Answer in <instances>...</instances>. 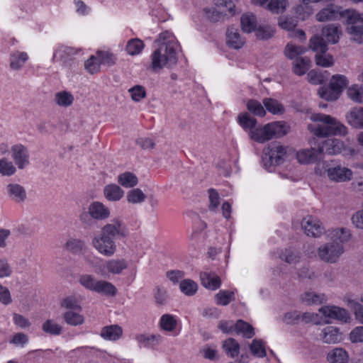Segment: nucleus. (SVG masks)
<instances>
[{
    "mask_svg": "<svg viewBox=\"0 0 363 363\" xmlns=\"http://www.w3.org/2000/svg\"><path fill=\"white\" fill-rule=\"evenodd\" d=\"M128 235L125 224L121 219L114 218L101 228L99 235L92 238L91 245L101 255L111 257L117 250L116 241L125 238Z\"/></svg>",
    "mask_w": 363,
    "mask_h": 363,
    "instance_id": "obj_1",
    "label": "nucleus"
},
{
    "mask_svg": "<svg viewBox=\"0 0 363 363\" xmlns=\"http://www.w3.org/2000/svg\"><path fill=\"white\" fill-rule=\"evenodd\" d=\"M350 236V230L346 228L335 230L332 235L333 240L319 247L318 250L319 258L325 262H336L344 252L343 243L347 242Z\"/></svg>",
    "mask_w": 363,
    "mask_h": 363,
    "instance_id": "obj_2",
    "label": "nucleus"
},
{
    "mask_svg": "<svg viewBox=\"0 0 363 363\" xmlns=\"http://www.w3.org/2000/svg\"><path fill=\"white\" fill-rule=\"evenodd\" d=\"M176 43L172 40L162 42L152 54V68L160 69L164 67L172 68L177 64Z\"/></svg>",
    "mask_w": 363,
    "mask_h": 363,
    "instance_id": "obj_3",
    "label": "nucleus"
},
{
    "mask_svg": "<svg viewBox=\"0 0 363 363\" xmlns=\"http://www.w3.org/2000/svg\"><path fill=\"white\" fill-rule=\"evenodd\" d=\"M356 16H358L355 9H344L341 6L330 4L319 11L315 18L319 22L340 20L345 23L352 21Z\"/></svg>",
    "mask_w": 363,
    "mask_h": 363,
    "instance_id": "obj_4",
    "label": "nucleus"
},
{
    "mask_svg": "<svg viewBox=\"0 0 363 363\" xmlns=\"http://www.w3.org/2000/svg\"><path fill=\"white\" fill-rule=\"evenodd\" d=\"M286 156V147L279 142H273L264 147L262 152V163L269 172H273L275 167L282 164Z\"/></svg>",
    "mask_w": 363,
    "mask_h": 363,
    "instance_id": "obj_5",
    "label": "nucleus"
},
{
    "mask_svg": "<svg viewBox=\"0 0 363 363\" xmlns=\"http://www.w3.org/2000/svg\"><path fill=\"white\" fill-rule=\"evenodd\" d=\"M110 210L104 203L99 201L92 202L88 211H83L79 216V219L85 228H91L96 223V220H103L109 218Z\"/></svg>",
    "mask_w": 363,
    "mask_h": 363,
    "instance_id": "obj_6",
    "label": "nucleus"
},
{
    "mask_svg": "<svg viewBox=\"0 0 363 363\" xmlns=\"http://www.w3.org/2000/svg\"><path fill=\"white\" fill-rule=\"evenodd\" d=\"M348 82L347 77L344 75H333L328 86H323L318 89V94L321 99L325 101H336L344 89L347 86Z\"/></svg>",
    "mask_w": 363,
    "mask_h": 363,
    "instance_id": "obj_7",
    "label": "nucleus"
},
{
    "mask_svg": "<svg viewBox=\"0 0 363 363\" xmlns=\"http://www.w3.org/2000/svg\"><path fill=\"white\" fill-rule=\"evenodd\" d=\"M311 120L317 124H309L308 129L314 135L320 138L329 135V130L332 121V116L323 113H313L311 116Z\"/></svg>",
    "mask_w": 363,
    "mask_h": 363,
    "instance_id": "obj_8",
    "label": "nucleus"
},
{
    "mask_svg": "<svg viewBox=\"0 0 363 363\" xmlns=\"http://www.w3.org/2000/svg\"><path fill=\"white\" fill-rule=\"evenodd\" d=\"M356 14L358 16L355 19L345 22L347 24L346 31L350 35L351 40L358 44H363V13L356 11Z\"/></svg>",
    "mask_w": 363,
    "mask_h": 363,
    "instance_id": "obj_9",
    "label": "nucleus"
},
{
    "mask_svg": "<svg viewBox=\"0 0 363 363\" xmlns=\"http://www.w3.org/2000/svg\"><path fill=\"white\" fill-rule=\"evenodd\" d=\"M318 150L322 154L337 155L346 150L344 143L337 138H328L318 143Z\"/></svg>",
    "mask_w": 363,
    "mask_h": 363,
    "instance_id": "obj_10",
    "label": "nucleus"
},
{
    "mask_svg": "<svg viewBox=\"0 0 363 363\" xmlns=\"http://www.w3.org/2000/svg\"><path fill=\"white\" fill-rule=\"evenodd\" d=\"M326 171L328 178L333 182H345L352 179V171L345 167L337 165L330 167Z\"/></svg>",
    "mask_w": 363,
    "mask_h": 363,
    "instance_id": "obj_11",
    "label": "nucleus"
},
{
    "mask_svg": "<svg viewBox=\"0 0 363 363\" xmlns=\"http://www.w3.org/2000/svg\"><path fill=\"white\" fill-rule=\"evenodd\" d=\"M11 151L14 162L19 169H23L29 164V153L24 145H15L12 146Z\"/></svg>",
    "mask_w": 363,
    "mask_h": 363,
    "instance_id": "obj_12",
    "label": "nucleus"
},
{
    "mask_svg": "<svg viewBox=\"0 0 363 363\" xmlns=\"http://www.w3.org/2000/svg\"><path fill=\"white\" fill-rule=\"evenodd\" d=\"M301 226L307 235L313 237L320 236L324 230L320 222L312 216L304 218L302 220Z\"/></svg>",
    "mask_w": 363,
    "mask_h": 363,
    "instance_id": "obj_13",
    "label": "nucleus"
},
{
    "mask_svg": "<svg viewBox=\"0 0 363 363\" xmlns=\"http://www.w3.org/2000/svg\"><path fill=\"white\" fill-rule=\"evenodd\" d=\"M225 35L226 44L230 48L238 50L245 43V38L240 35L238 28L233 26H229L227 28Z\"/></svg>",
    "mask_w": 363,
    "mask_h": 363,
    "instance_id": "obj_14",
    "label": "nucleus"
},
{
    "mask_svg": "<svg viewBox=\"0 0 363 363\" xmlns=\"http://www.w3.org/2000/svg\"><path fill=\"white\" fill-rule=\"evenodd\" d=\"M296 158L298 162L302 164L314 163L320 160L321 155L318 150V146L312 147L310 149H305L296 153Z\"/></svg>",
    "mask_w": 363,
    "mask_h": 363,
    "instance_id": "obj_15",
    "label": "nucleus"
},
{
    "mask_svg": "<svg viewBox=\"0 0 363 363\" xmlns=\"http://www.w3.org/2000/svg\"><path fill=\"white\" fill-rule=\"evenodd\" d=\"M320 311L326 317L347 322L350 318L349 313L344 308L337 306H325L321 308Z\"/></svg>",
    "mask_w": 363,
    "mask_h": 363,
    "instance_id": "obj_16",
    "label": "nucleus"
},
{
    "mask_svg": "<svg viewBox=\"0 0 363 363\" xmlns=\"http://www.w3.org/2000/svg\"><path fill=\"white\" fill-rule=\"evenodd\" d=\"M348 124L354 128H363V108L354 107L346 115Z\"/></svg>",
    "mask_w": 363,
    "mask_h": 363,
    "instance_id": "obj_17",
    "label": "nucleus"
},
{
    "mask_svg": "<svg viewBox=\"0 0 363 363\" xmlns=\"http://www.w3.org/2000/svg\"><path fill=\"white\" fill-rule=\"evenodd\" d=\"M9 196L16 203L23 202L27 197L25 188L16 183L9 184L6 186Z\"/></svg>",
    "mask_w": 363,
    "mask_h": 363,
    "instance_id": "obj_18",
    "label": "nucleus"
},
{
    "mask_svg": "<svg viewBox=\"0 0 363 363\" xmlns=\"http://www.w3.org/2000/svg\"><path fill=\"white\" fill-rule=\"evenodd\" d=\"M100 335L105 340L116 341L123 335V329L118 325L104 326L101 330Z\"/></svg>",
    "mask_w": 363,
    "mask_h": 363,
    "instance_id": "obj_19",
    "label": "nucleus"
},
{
    "mask_svg": "<svg viewBox=\"0 0 363 363\" xmlns=\"http://www.w3.org/2000/svg\"><path fill=\"white\" fill-rule=\"evenodd\" d=\"M201 284L206 289L216 290L221 284L220 277L214 274L203 272L200 274Z\"/></svg>",
    "mask_w": 363,
    "mask_h": 363,
    "instance_id": "obj_20",
    "label": "nucleus"
},
{
    "mask_svg": "<svg viewBox=\"0 0 363 363\" xmlns=\"http://www.w3.org/2000/svg\"><path fill=\"white\" fill-rule=\"evenodd\" d=\"M341 33L339 26L331 24L323 28L321 35L325 39L326 42L336 44L339 41Z\"/></svg>",
    "mask_w": 363,
    "mask_h": 363,
    "instance_id": "obj_21",
    "label": "nucleus"
},
{
    "mask_svg": "<svg viewBox=\"0 0 363 363\" xmlns=\"http://www.w3.org/2000/svg\"><path fill=\"white\" fill-rule=\"evenodd\" d=\"M104 195L110 201H118L123 198L124 191L118 185L111 184L104 186Z\"/></svg>",
    "mask_w": 363,
    "mask_h": 363,
    "instance_id": "obj_22",
    "label": "nucleus"
},
{
    "mask_svg": "<svg viewBox=\"0 0 363 363\" xmlns=\"http://www.w3.org/2000/svg\"><path fill=\"white\" fill-rule=\"evenodd\" d=\"M250 134L252 140L259 143H265L272 138L270 128H267V124L263 127L255 128L250 130Z\"/></svg>",
    "mask_w": 363,
    "mask_h": 363,
    "instance_id": "obj_23",
    "label": "nucleus"
},
{
    "mask_svg": "<svg viewBox=\"0 0 363 363\" xmlns=\"http://www.w3.org/2000/svg\"><path fill=\"white\" fill-rule=\"evenodd\" d=\"M308 46L316 54L325 53L328 50L325 39L319 35H314L310 38Z\"/></svg>",
    "mask_w": 363,
    "mask_h": 363,
    "instance_id": "obj_24",
    "label": "nucleus"
},
{
    "mask_svg": "<svg viewBox=\"0 0 363 363\" xmlns=\"http://www.w3.org/2000/svg\"><path fill=\"white\" fill-rule=\"evenodd\" d=\"M128 262L125 259H113L108 260L105 267L108 272L113 274H120L128 268Z\"/></svg>",
    "mask_w": 363,
    "mask_h": 363,
    "instance_id": "obj_25",
    "label": "nucleus"
},
{
    "mask_svg": "<svg viewBox=\"0 0 363 363\" xmlns=\"http://www.w3.org/2000/svg\"><path fill=\"white\" fill-rule=\"evenodd\" d=\"M240 25L243 32L252 33L257 28V18L252 13H246L240 18Z\"/></svg>",
    "mask_w": 363,
    "mask_h": 363,
    "instance_id": "obj_26",
    "label": "nucleus"
},
{
    "mask_svg": "<svg viewBox=\"0 0 363 363\" xmlns=\"http://www.w3.org/2000/svg\"><path fill=\"white\" fill-rule=\"evenodd\" d=\"M95 284L94 291L98 294L113 296L117 293V289L111 282L104 280H97Z\"/></svg>",
    "mask_w": 363,
    "mask_h": 363,
    "instance_id": "obj_27",
    "label": "nucleus"
},
{
    "mask_svg": "<svg viewBox=\"0 0 363 363\" xmlns=\"http://www.w3.org/2000/svg\"><path fill=\"white\" fill-rule=\"evenodd\" d=\"M135 339L145 347H153L161 342L162 337L160 335L139 334Z\"/></svg>",
    "mask_w": 363,
    "mask_h": 363,
    "instance_id": "obj_28",
    "label": "nucleus"
},
{
    "mask_svg": "<svg viewBox=\"0 0 363 363\" xmlns=\"http://www.w3.org/2000/svg\"><path fill=\"white\" fill-rule=\"evenodd\" d=\"M323 341L328 344H334L341 339L339 329L333 326H327L323 330Z\"/></svg>",
    "mask_w": 363,
    "mask_h": 363,
    "instance_id": "obj_29",
    "label": "nucleus"
},
{
    "mask_svg": "<svg viewBox=\"0 0 363 363\" xmlns=\"http://www.w3.org/2000/svg\"><path fill=\"white\" fill-rule=\"evenodd\" d=\"M118 183L125 188H133L138 183V177L130 172L120 174L117 179Z\"/></svg>",
    "mask_w": 363,
    "mask_h": 363,
    "instance_id": "obj_30",
    "label": "nucleus"
},
{
    "mask_svg": "<svg viewBox=\"0 0 363 363\" xmlns=\"http://www.w3.org/2000/svg\"><path fill=\"white\" fill-rule=\"evenodd\" d=\"M311 60L307 57H296L294 62L293 71L298 76H302L309 69Z\"/></svg>",
    "mask_w": 363,
    "mask_h": 363,
    "instance_id": "obj_31",
    "label": "nucleus"
},
{
    "mask_svg": "<svg viewBox=\"0 0 363 363\" xmlns=\"http://www.w3.org/2000/svg\"><path fill=\"white\" fill-rule=\"evenodd\" d=\"M262 103L266 109L272 114L281 115L285 111L284 106L277 100L272 98H264Z\"/></svg>",
    "mask_w": 363,
    "mask_h": 363,
    "instance_id": "obj_32",
    "label": "nucleus"
},
{
    "mask_svg": "<svg viewBox=\"0 0 363 363\" xmlns=\"http://www.w3.org/2000/svg\"><path fill=\"white\" fill-rule=\"evenodd\" d=\"M234 331L237 334H242L246 338H251L255 335V330L252 325L240 319L235 324Z\"/></svg>",
    "mask_w": 363,
    "mask_h": 363,
    "instance_id": "obj_33",
    "label": "nucleus"
},
{
    "mask_svg": "<svg viewBox=\"0 0 363 363\" xmlns=\"http://www.w3.org/2000/svg\"><path fill=\"white\" fill-rule=\"evenodd\" d=\"M267 128H270L272 138H281L286 135L289 127L285 122L277 121L267 124Z\"/></svg>",
    "mask_w": 363,
    "mask_h": 363,
    "instance_id": "obj_34",
    "label": "nucleus"
},
{
    "mask_svg": "<svg viewBox=\"0 0 363 363\" xmlns=\"http://www.w3.org/2000/svg\"><path fill=\"white\" fill-rule=\"evenodd\" d=\"M223 350L228 355L234 358L240 353V345L234 338L229 337L223 342Z\"/></svg>",
    "mask_w": 363,
    "mask_h": 363,
    "instance_id": "obj_35",
    "label": "nucleus"
},
{
    "mask_svg": "<svg viewBox=\"0 0 363 363\" xmlns=\"http://www.w3.org/2000/svg\"><path fill=\"white\" fill-rule=\"evenodd\" d=\"M327 358L330 363H346L348 359V355L343 349L335 348L328 353Z\"/></svg>",
    "mask_w": 363,
    "mask_h": 363,
    "instance_id": "obj_36",
    "label": "nucleus"
},
{
    "mask_svg": "<svg viewBox=\"0 0 363 363\" xmlns=\"http://www.w3.org/2000/svg\"><path fill=\"white\" fill-rule=\"evenodd\" d=\"M27 60L28 55L26 52H15L10 57V67L18 70L23 67Z\"/></svg>",
    "mask_w": 363,
    "mask_h": 363,
    "instance_id": "obj_37",
    "label": "nucleus"
},
{
    "mask_svg": "<svg viewBox=\"0 0 363 363\" xmlns=\"http://www.w3.org/2000/svg\"><path fill=\"white\" fill-rule=\"evenodd\" d=\"M55 101L60 106L67 107L72 104L74 96L67 91H62L55 94Z\"/></svg>",
    "mask_w": 363,
    "mask_h": 363,
    "instance_id": "obj_38",
    "label": "nucleus"
},
{
    "mask_svg": "<svg viewBox=\"0 0 363 363\" xmlns=\"http://www.w3.org/2000/svg\"><path fill=\"white\" fill-rule=\"evenodd\" d=\"M238 121L242 128L250 129V130H254L257 124V120L247 112L240 113Z\"/></svg>",
    "mask_w": 363,
    "mask_h": 363,
    "instance_id": "obj_39",
    "label": "nucleus"
},
{
    "mask_svg": "<svg viewBox=\"0 0 363 363\" xmlns=\"http://www.w3.org/2000/svg\"><path fill=\"white\" fill-rule=\"evenodd\" d=\"M329 128V135L345 136L347 134V128L335 118H332Z\"/></svg>",
    "mask_w": 363,
    "mask_h": 363,
    "instance_id": "obj_40",
    "label": "nucleus"
},
{
    "mask_svg": "<svg viewBox=\"0 0 363 363\" xmlns=\"http://www.w3.org/2000/svg\"><path fill=\"white\" fill-rule=\"evenodd\" d=\"M298 21L296 18L289 16H281L278 18V25L282 29L291 31L297 26Z\"/></svg>",
    "mask_w": 363,
    "mask_h": 363,
    "instance_id": "obj_41",
    "label": "nucleus"
},
{
    "mask_svg": "<svg viewBox=\"0 0 363 363\" xmlns=\"http://www.w3.org/2000/svg\"><path fill=\"white\" fill-rule=\"evenodd\" d=\"M144 48L143 42L139 38L130 40L125 47L127 52L130 55H136L141 52Z\"/></svg>",
    "mask_w": 363,
    "mask_h": 363,
    "instance_id": "obj_42",
    "label": "nucleus"
},
{
    "mask_svg": "<svg viewBox=\"0 0 363 363\" xmlns=\"http://www.w3.org/2000/svg\"><path fill=\"white\" fill-rule=\"evenodd\" d=\"M301 301L308 305L322 303L325 300L323 294L315 292H305L301 296Z\"/></svg>",
    "mask_w": 363,
    "mask_h": 363,
    "instance_id": "obj_43",
    "label": "nucleus"
},
{
    "mask_svg": "<svg viewBox=\"0 0 363 363\" xmlns=\"http://www.w3.org/2000/svg\"><path fill=\"white\" fill-rule=\"evenodd\" d=\"M306 50L307 49L303 46L287 44L285 48L284 53L289 59L293 60L298 57V55L303 54Z\"/></svg>",
    "mask_w": 363,
    "mask_h": 363,
    "instance_id": "obj_44",
    "label": "nucleus"
},
{
    "mask_svg": "<svg viewBox=\"0 0 363 363\" xmlns=\"http://www.w3.org/2000/svg\"><path fill=\"white\" fill-rule=\"evenodd\" d=\"M255 31L257 38L267 40L273 37L275 30L270 26H259Z\"/></svg>",
    "mask_w": 363,
    "mask_h": 363,
    "instance_id": "obj_45",
    "label": "nucleus"
},
{
    "mask_svg": "<svg viewBox=\"0 0 363 363\" xmlns=\"http://www.w3.org/2000/svg\"><path fill=\"white\" fill-rule=\"evenodd\" d=\"M180 290L186 296H193L198 289L197 284L191 279H184L179 284Z\"/></svg>",
    "mask_w": 363,
    "mask_h": 363,
    "instance_id": "obj_46",
    "label": "nucleus"
},
{
    "mask_svg": "<svg viewBox=\"0 0 363 363\" xmlns=\"http://www.w3.org/2000/svg\"><path fill=\"white\" fill-rule=\"evenodd\" d=\"M177 325V321L172 315L164 314L161 317L160 326L166 331H173Z\"/></svg>",
    "mask_w": 363,
    "mask_h": 363,
    "instance_id": "obj_47",
    "label": "nucleus"
},
{
    "mask_svg": "<svg viewBox=\"0 0 363 363\" xmlns=\"http://www.w3.org/2000/svg\"><path fill=\"white\" fill-rule=\"evenodd\" d=\"M127 201L130 203H140L145 201L146 195L140 189H133L129 191L126 196Z\"/></svg>",
    "mask_w": 363,
    "mask_h": 363,
    "instance_id": "obj_48",
    "label": "nucleus"
},
{
    "mask_svg": "<svg viewBox=\"0 0 363 363\" xmlns=\"http://www.w3.org/2000/svg\"><path fill=\"white\" fill-rule=\"evenodd\" d=\"M247 108L250 113H253L255 116L262 117L264 116L266 114V111L262 105L261 104V103L255 99H250L247 101Z\"/></svg>",
    "mask_w": 363,
    "mask_h": 363,
    "instance_id": "obj_49",
    "label": "nucleus"
},
{
    "mask_svg": "<svg viewBox=\"0 0 363 363\" xmlns=\"http://www.w3.org/2000/svg\"><path fill=\"white\" fill-rule=\"evenodd\" d=\"M64 319L65 322L71 325H78L84 323V317L78 313L72 311H69L65 313Z\"/></svg>",
    "mask_w": 363,
    "mask_h": 363,
    "instance_id": "obj_50",
    "label": "nucleus"
},
{
    "mask_svg": "<svg viewBox=\"0 0 363 363\" xmlns=\"http://www.w3.org/2000/svg\"><path fill=\"white\" fill-rule=\"evenodd\" d=\"M286 0H271L267 4V9L273 13H283L286 8Z\"/></svg>",
    "mask_w": 363,
    "mask_h": 363,
    "instance_id": "obj_51",
    "label": "nucleus"
},
{
    "mask_svg": "<svg viewBox=\"0 0 363 363\" xmlns=\"http://www.w3.org/2000/svg\"><path fill=\"white\" fill-rule=\"evenodd\" d=\"M215 299L217 304L227 306L230 301L234 300V292L220 290L216 294Z\"/></svg>",
    "mask_w": 363,
    "mask_h": 363,
    "instance_id": "obj_52",
    "label": "nucleus"
},
{
    "mask_svg": "<svg viewBox=\"0 0 363 363\" xmlns=\"http://www.w3.org/2000/svg\"><path fill=\"white\" fill-rule=\"evenodd\" d=\"M250 349L254 355L259 357H264L267 355V352L264 347V342L262 340H253L250 345Z\"/></svg>",
    "mask_w": 363,
    "mask_h": 363,
    "instance_id": "obj_53",
    "label": "nucleus"
},
{
    "mask_svg": "<svg viewBox=\"0 0 363 363\" xmlns=\"http://www.w3.org/2000/svg\"><path fill=\"white\" fill-rule=\"evenodd\" d=\"M348 96L354 101L363 103V86L354 85L347 90Z\"/></svg>",
    "mask_w": 363,
    "mask_h": 363,
    "instance_id": "obj_54",
    "label": "nucleus"
},
{
    "mask_svg": "<svg viewBox=\"0 0 363 363\" xmlns=\"http://www.w3.org/2000/svg\"><path fill=\"white\" fill-rule=\"evenodd\" d=\"M315 60L317 65L329 67L333 65L334 59L331 55L325 53H318L315 56Z\"/></svg>",
    "mask_w": 363,
    "mask_h": 363,
    "instance_id": "obj_55",
    "label": "nucleus"
},
{
    "mask_svg": "<svg viewBox=\"0 0 363 363\" xmlns=\"http://www.w3.org/2000/svg\"><path fill=\"white\" fill-rule=\"evenodd\" d=\"M154 298L157 304L160 306L165 305L168 300L167 289L163 286H156L155 289Z\"/></svg>",
    "mask_w": 363,
    "mask_h": 363,
    "instance_id": "obj_56",
    "label": "nucleus"
},
{
    "mask_svg": "<svg viewBox=\"0 0 363 363\" xmlns=\"http://www.w3.org/2000/svg\"><path fill=\"white\" fill-rule=\"evenodd\" d=\"M43 330L52 335H58L62 332V327L55 323L52 320H47L42 325Z\"/></svg>",
    "mask_w": 363,
    "mask_h": 363,
    "instance_id": "obj_57",
    "label": "nucleus"
},
{
    "mask_svg": "<svg viewBox=\"0 0 363 363\" xmlns=\"http://www.w3.org/2000/svg\"><path fill=\"white\" fill-rule=\"evenodd\" d=\"M128 92L130 94L132 100L135 102L140 101L147 96L145 87L141 85L133 86L128 89Z\"/></svg>",
    "mask_w": 363,
    "mask_h": 363,
    "instance_id": "obj_58",
    "label": "nucleus"
},
{
    "mask_svg": "<svg viewBox=\"0 0 363 363\" xmlns=\"http://www.w3.org/2000/svg\"><path fill=\"white\" fill-rule=\"evenodd\" d=\"M96 279L91 274H82L79 277V284L85 289L94 291Z\"/></svg>",
    "mask_w": 363,
    "mask_h": 363,
    "instance_id": "obj_59",
    "label": "nucleus"
},
{
    "mask_svg": "<svg viewBox=\"0 0 363 363\" xmlns=\"http://www.w3.org/2000/svg\"><path fill=\"white\" fill-rule=\"evenodd\" d=\"M79 50L69 46H62L57 50L55 55H58L63 62H66V57H72L77 54Z\"/></svg>",
    "mask_w": 363,
    "mask_h": 363,
    "instance_id": "obj_60",
    "label": "nucleus"
},
{
    "mask_svg": "<svg viewBox=\"0 0 363 363\" xmlns=\"http://www.w3.org/2000/svg\"><path fill=\"white\" fill-rule=\"evenodd\" d=\"M85 69L91 74H96L100 70L99 59L92 55L84 63Z\"/></svg>",
    "mask_w": 363,
    "mask_h": 363,
    "instance_id": "obj_61",
    "label": "nucleus"
},
{
    "mask_svg": "<svg viewBox=\"0 0 363 363\" xmlns=\"http://www.w3.org/2000/svg\"><path fill=\"white\" fill-rule=\"evenodd\" d=\"M208 199H209V202H210L208 208L211 211H215L218 208V206L220 205L219 194L218 193V191L216 189H214L213 188L209 189L208 190Z\"/></svg>",
    "mask_w": 363,
    "mask_h": 363,
    "instance_id": "obj_62",
    "label": "nucleus"
},
{
    "mask_svg": "<svg viewBox=\"0 0 363 363\" xmlns=\"http://www.w3.org/2000/svg\"><path fill=\"white\" fill-rule=\"evenodd\" d=\"M348 305L353 310L355 318L363 324V306L355 300H349Z\"/></svg>",
    "mask_w": 363,
    "mask_h": 363,
    "instance_id": "obj_63",
    "label": "nucleus"
},
{
    "mask_svg": "<svg viewBox=\"0 0 363 363\" xmlns=\"http://www.w3.org/2000/svg\"><path fill=\"white\" fill-rule=\"evenodd\" d=\"M97 55L99 57V60L101 64L107 65L108 66H112L116 62V57L113 54L108 52H104V51H98Z\"/></svg>",
    "mask_w": 363,
    "mask_h": 363,
    "instance_id": "obj_64",
    "label": "nucleus"
}]
</instances>
